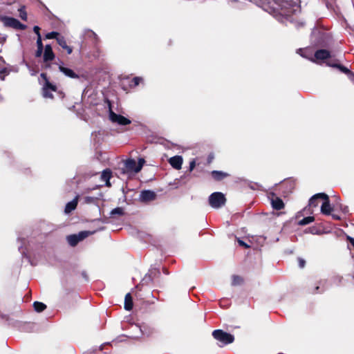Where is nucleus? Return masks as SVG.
Returning <instances> with one entry per match:
<instances>
[{
  "instance_id": "43",
  "label": "nucleus",
  "mask_w": 354,
  "mask_h": 354,
  "mask_svg": "<svg viewBox=\"0 0 354 354\" xmlns=\"http://www.w3.org/2000/svg\"><path fill=\"white\" fill-rule=\"evenodd\" d=\"M39 30H40V28L38 26L34 27V31L37 34L38 36H39V35H40Z\"/></svg>"
},
{
  "instance_id": "6",
  "label": "nucleus",
  "mask_w": 354,
  "mask_h": 354,
  "mask_svg": "<svg viewBox=\"0 0 354 354\" xmlns=\"http://www.w3.org/2000/svg\"><path fill=\"white\" fill-rule=\"evenodd\" d=\"M107 102L109 106V118L112 122L117 123L120 125H127L131 124V122L129 119L122 115L117 114L112 111L111 103L109 100H107Z\"/></svg>"
},
{
  "instance_id": "32",
  "label": "nucleus",
  "mask_w": 354,
  "mask_h": 354,
  "mask_svg": "<svg viewBox=\"0 0 354 354\" xmlns=\"http://www.w3.org/2000/svg\"><path fill=\"white\" fill-rule=\"evenodd\" d=\"M346 240L348 241V248L351 250L352 248H353L354 250V238L347 235L346 236Z\"/></svg>"
},
{
  "instance_id": "21",
  "label": "nucleus",
  "mask_w": 354,
  "mask_h": 354,
  "mask_svg": "<svg viewBox=\"0 0 354 354\" xmlns=\"http://www.w3.org/2000/svg\"><path fill=\"white\" fill-rule=\"evenodd\" d=\"M17 9V12L19 13L18 16L21 18L23 21L27 20V11H26V7L25 6L21 5H17L16 6Z\"/></svg>"
},
{
  "instance_id": "20",
  "label": "nucleus",
  "mask_w": 354,
  "mask_h": 354,
  "mask_svg": "<svg viewBox=\"0 0 354 354\" xmlns=\"http://www.w3.org/2000/svg\"><path fill=\"white\" fill-rule=\"evenodd\" d=\"M133 306V298L131 293H127L124 297V308L126 310L130 311L132 310Z\"/></svg>"
},
{
  "instance_id": "47",
  "label": "nucleus",
  "mask_w": 354,
  "mask_h": 354,
  "mask_svg": "<svg viewBox=\"0 0 354 354\" xmlns=\"http://www.w3.org/2000/svg\"><path fill=\"white\" fill-rule=\"evenodd\" d=\"M322 200V198H317L314 203H317V207L318 206L319 203V201Z\"/></svg>"
},
{
  "instance_id": "12",
  "label": "nucleus",
  "mask_w": 354,
  "mask_h": 354,
  "mask_svg": "<svg viewBox=\"0 0 354 354\" xmlns=\"http://www.w3.org/2000/svg\"><path fill=\"white\" fill-rule=\"evenodd\" d=\"M183 159L180 156H175L169 158V162L171 167L176 169H180L182 167Z\"/></svg>"
},
{
  "instance_id": "8",
  "label": "nucleus",
  "mask_w": 354,
  "mask_h": 354,
  "mask_svg": "<svg viewBox=\"0 0 354 354\" xmlns=\"http://www.w3.org/2000/svg\"><path fill=\"white\" fill-rule=\"evenodd\" d=\"M331 57L330 52L326 49H319L315 52L314 57L310 58L313 62L318 63L320 61H326Z\"/></svg>"
},
{
  "instance_id": "26",
  "label": "nucleus",
  "mask_w": 354,
  "mask_h": 354,
  "mask_svg": "<svg viewBox=\"0 0 354 354\" xmlns=\"http://www.w3.org/2000/svg\"><path fill=\"white\" fill-rule=\"evenodd\" d=\"M143 81V79L140 77H133L129 82V86L134 88L140 84Z\"/></svg>"
},
{
  "instance_id": "5",
  "label": "nucleus",
  "mask_w": 354,
  "mask_h": 354,
  "mask_svg": "<svg viewBox=\"0 0 354 354\" xmlns=\"http://www.w3.org/2000/svg\"><path fill=\"white\" fill-rule=\"evenodd\" d=\"M214 338L224 344H229L234 341V337L230 333L223 331L221 329L214 330L212 332Z\"/></svg>"
},
{
  "instance_id": "19",
  "label": "nucleus",
  "mask_w": 354,
  "mask_h": 354,
  "mask_svg": "<svg viewBox=\"0 0 354 354\" xmlns=\"http://www.w3.org/2000/svg\"><path fill=\"white\" fill-rule=\"evenodd\" d=\"M78 203V196H76L73 200L68 202L65 207L64 212L66 213H70L77 207Z\"/></svg>"
},
{
  "instance_id": "25",
  "label": "nucleus",
  "mask_w": 354,
  "mask_h": 354,
  "mask_svg": "<svg viewBox=\"0 0 354 354\" xmlns=\"http://www.w3.org/2000/svg\"><path fill=\"white\" fill-rule=\"evenodd\" d=\"M314 221H315V217L312 216H307V217H304V218L300 220L298 222V225H302V226L303 225H308V224L313 222Z\"/></svg>"
},
{
  "instance_id": "48",
  "label": "nucleus",
  "mask_w": 354,
  "mask_h": 354,
  "mask_svg": "<svg viewBox=\"0 0 354 354\" xmlns=\"http://www.w3.org/2000/svg\"><path fill=\"white\" fill-rule=\"evenodd\" d=\"M163 272L165 274H169V272L167 270V269L166 268H163Z\"/></svg>"
},
{
  "instance_id": "15",
  "label": "nucleus",
  "mask_w": 354,
  "mask_h": 354,
  "mask_svg": "<svg viewBox=\"0 0 354 354\" xmlns=\"http://www.w3.org/2000/svg\"><path fill=\"white\" fill-rule=\"evenodd\" d=\"M211 176L214 180L221 181L228 177L230 174L222 171L214 170L211 172Z\"/></svg>"
},
{
  "instance_id": "27",
  "label": "nucleus",
  "mask_w": 354,
  "mask_h": 354,
  "mask_svg": "<svg viewBox=\"0 0 354 354\" xmlns=\"http://www.w3.org/2000/svg\"><path fill=\"white\" fill-rule=\"evenodd\" d=\"M3 25L5 26L12 27L18 30H25L27 27L25 24H3Z\"/></svg>"
},
{
  "instance_id": "4",
  "label": "nucleus",
  "mask_w": 354,
  "mask_h": 354,
  "mask_svg": "<svg viewBox=\"0 0 354 354\" xmlns=\"http://www.w3.org/2000/svg\"><path fill=\"white\" fill-rule=\"evenodd\" d=\"M226 201L225 195L218 192L212 193L208 198L209 205L214 209H218L225 205Z\"/></svg>"
},
{
  "instance_id": "1",
  "label": "nucleus",
  "mask_w": 354,
  "mask_h": 354,
  "mask_svg": "<svg viewBox=\"0 0 354 354\" xmlns=\"http://www.w3.org/2000/svg\"><path fill=\"white\" fill-rule=\"evenodd\" d=\"M160 276V272L158 268H153L149 269V272L145 274V277L142 279L140 283L138 284L136 287V292L135 295L138 299H145V297L142 294V291H147V288H145V286L149 285L151 283L153 279L156 277H159ZM147 292L149 295H152L153 292L150 291V290H147Z\"/></svg>"
},
{
  "instance_id": "42",
  "label": "nucleus",
  "mask_w": 354,
  "mask_h": 354,
  "mask_svg": "<svg viewBox=\"0 0 354 354\" xmlns=\"http://www.w3.org/2000/svg\"><path fill=\"white\" fill-rule=\"evenodd\" d=\"M330 215H331L332 218H333L334 220H335V221H339V220H341V217H340V216H339L338 214H332V213H331V214H330Z\"/></svg>"
},
{
  "instance_id": "17",
  "label": "nucleus",
  "mask_w": 354,
  "mask_h": 354,
  "mask_svg": "<svg viewBox=\"0 0 354 354\" xmlns=\"http://www.w3.org/2000/svg\"><path fill=\"white\" fill-rule=\"evenodd\" d=\"M271 204L272 208L276 210H281L285 207L283 200L277 196L272 199Z\"/></svg>"
},
{
  "instance_id": "38",
  "label": "nucleus",
  "mask_w": 354,
  "mask_h": 354,
  "mask_svg": "<svg viewBox=\"0 0 354 354\" xmlns=\"http://www.w3.org/2000/svg\"><path fill=\"white\" fill-rule=\"evenodd\" d=\"M37 48H43L44 49V46H43V44H42V41H41V36L40 35H39V37L37 39Z\"/></svg>"
},
{
  "instance_id": "10",
  "label": "nucleus",
  "mask_w": 354,
  "mask_h": 354,
  "mask_svg": "<svg viewBox=\"0 0 354 354\" xmlns=\"http://www.w3.org/2000/svg\"><path fill=\"white\" fill-rule=\"evenodd\" d=\"M156 198V194L151 190H143L140 195V199L142 202H149L154 201Z\"/></svg>"
},
{
  "instance_id": "31",
  "label": "nucleus",
  "mask_w": 354,
  "mask_h": 354,
  "mask_svg": "<svg viewBox=\"0 0 354 354\" xmlns=\"http://www.w3.org/2000/svg\"><path fill=\"white\" fill-rule=\"evenodd\" d=\"M115 214H118L120 216L123 215L124 214L123 209L122 207H116V208L113 209V210H111V216H114Z\"/></svg>"
},
{
  "instance_id": "45",
  "label": "nucleus",
  "mask_w": 354,
  "mask_h": 354,
  "mask_svg": "<svg viewBox=\"0 0 354 354\" xmlns=\"http://www.w3.org/2000/svg\"><path fill=\"white\" fill-rule=\"evenodd\" d=\"M213 158H214V156H213L212 155H209V156H208V158H207V162H208V163H210V162H212V159H213Z\"/></svg>"
},
{
  "instance_id": "2",
  "label": "nucleus",
  "mask_w": 354,
  "mask_h": 354,
  "mask_svg": "<svg viewBox=\"0 0 354 354\" xmlns=\"http://www.w3.org/2000/svg\"><path fill=\"white\" fill-rule=\"evenodd\" d=\"M317 198H322V200H323V203L321 206V212L324 215L331 214L333 208L330 204L329 197L325 193H318L313 195L309 200L308 205L312 207H316L317 203L314 202Z\"/></svg>"
},
{
  "instance_id": "49",
  "label": "nucleus",
  "mask_w": 354,
  "mask_h": 354,
  "mask_svg": "<svg viewBox=\"0 0 354 354\" xmlns=\"http://www.w3.org/2000/svg\"><path fill=\"white\" fill-rule=\"evenodd\" d=\"M86 200H87L88 201H91V200H92V198H89V197H87V198H86Z\"/></svg>"
},
{
  "instance_id": "7",
  "label": "nucleus",
  "mask_w": 354,
  "mask_h": 354,
  "mask_svg": "<svg viewBox=\"0 0 354 354\" xmlns=\"http://www.w3.org/2000/svg\"><path fill=\"white\" fill-rule=\"evenodd\" d=\"M145 162L143 158H140L138 163L134 159H128L124 163L125 169L127 171L138 173L142 169Z\"/></svg>"
},
{
  "instance_id": "39",
  "label": "nucleus",
  "mask_w": 354,
  "mask_h": 354,
  "mask_svg": "<svg viewBox=\"0 0 354 354\" xmlns=\"http://www.w3.org/2000/svg\"><path fill=\"white\" fill-rule=\"evenodd\" d=\"M40 77L44 80V83L50 82L46 73H41Z\"/></svg>"
},
{
  "instance_id": "13",
  "label": "nucleus",
  "mask_w": 354,
  "mask_h": 354,
  "mask_svg": "<svg viewBox=\"0 0 354 354\" xmlns=\"http://www.w3.org/2000/svg\"><path fill=\"white\" fill-rule=\"evenodd\" d=\"M326 64L327 66L330 67L338 68L341 72L344 73V74H349L351 73V71L348 68L339 63L335 62V60H328L326 62Z\"/></svg>"
},
{
  "instance_id": "33",
  "label": "nucleus",
  "mask_w": 354,
  "mask_h": 354,
  "mask_svg": "<svg viewBox=\"0 0 354 354\" xmlns=\"http://www.w3.org/2000/svg\"><path fill=\"white\" fill-rule=\"evenodd\" d=\"M298 53H299L300 55L302 56L303 57L307 58L309 60H310V58L313 57H310L309 55L307 53V50H303V49L300 48L298 50Z\"/></svg>"
},
{
  "instance_id": "14",
  "label": "nucleus",
  "mask_w": 354,
  "mask_h": 354,
  "mask_svg": "<svg viewBox=\"0 0 354 354\" xmlns=\"http://www.w3.org/2000/svg\"><path fill=\"white\" fill-rule=\"evenodd\" d=\"M57 44L66 51L67 54L70 55L73 52V48L67 44L66 40L64 36L57 38Z\"/></svg>"
},
{
  "instance_id": "29",
  "label": "nucleus",
  "mask_w": 354,
  "mask_h": 354,
  "mask_svg": "<svg viewBox=\"0 0 354 354\" xmlns=\"http://www.w3.org/2000/svg\"><path fill=\"white\" fill-rule=\"evenodd\" d=\"M243 282V279L240 276L238 275H233L232 276V284L233 286H237L240 285Z\"/></svg>"
},
{
  "instance_id": "18",
  "label": "nucleus",
  "mask_w": 354,
  "mask_h": 354,
  "mask_svg": "<svg viewBox=\"0 0 354 354\" xmlns=\"http://www.w3.org/2000/svg\"><path fill=\"white\" fill-rule=\"evenodd\" d=\"M112 177V171L111 169H104L102 173V175H101V179L103 180V181H105L106 183V185L107 187H110L111 186V183H110V178Z\"/></svg>"
},
{
  "instance_id": "22",
  "label": "nucleus",
  "mask_w": 354,
  "mask_h": 354,
  "mask_svg": "<svg viewBox=\"0 0 354 354\" xmlns=\"http://www.w3.org/2000/svg\"><path fill=\"white\" fill-rule=\"evenodd\" d=\"M67 241L70 245L74 247L80 241L77 234H71L67 236Z\"/></svg>"
},
{
  "instance_id": "35",
  "label": "nucleus",
  "mask_w": 354,
  "mask_h": 354,
  "mask_svg": "<svg viewBox=\"0 0 354 354\" xmlns=\"http://www.w3.org/2000/svg\"><path fill=\"white\" fill-rule=\"evenodd\" d=\"M8 74V70L4 68L1 70H0V79L1 80H4L5 76Z\"/></svg>"
},
{
  "instance_id": "36",
  "label": "nucleus",
  "mask_w": 354,
  "mask_h": 354,
  "mask_svg": "<svg viewBox=\"0 0 354 354\" xmlns=\"http://www.w3.org/2000/svg\"><path fill=\"white\" fill-rule=\"evenodd\" d=\"M298 264L300 268H304L306 266V261L301 257L297 259Z\"/></svg>"
},
{
  "instance_id": "3",
  "label": "nucleus",
  "mask_w": 354,
  "mask_h": 354,
  "mask_svg": "<svg viewBox=\"0 0 354 354\" xmlns=\"http://www.w3.org/2000/svg\"><path fill=\"white\" fill-rule=\"evenodd\" d=\"M312 39H314L315 46L326 47L330 39V35L319 30H314L312 33Z\"/></svg>"
},
{
  "instance_id": "24",
  "label": "nucleus",
  "mask_w": 354,
  "mask_h": 354,
  "mask_svg": "<svg viewBox=\"0 0 354 354\" xmlns=\"http://www.w3.org/2000/svg\"><path fill=\"white\" fill-rule=\"evenodd\" d=\"M320 287L319 285L317 283H311L308 286V291L310 294H317L319 293V290Z\"/></svg>"
},
{
  "instance_id": "23",
  "label": "nucleus",
  "mask_w": 354,
  "mask_h": 354,
  "mask_svg": "<svg viewBox=\"0 0 354 354\" xmlns=\"http://www.w3.org/2000/svg\"><path fill=\"white\" fill-rule=\"evenodd\" d=\"M34 310L37 313H41L46 308V305L40 301L33 303Z\"/></svg>"
},
{
  "instance_id": "41",
  "label": "nucleus",
  "mask_w": 354,
  "mask_h": 354,
  "mask_svg": "<svg viewBox=\"0 0 354 354\" xmlns=\"http://www.w3.org/2000/svg\"><path fill=\"white\" fill-rule=\"evenodd\" d=\"M43 50H44L43 48H37V50L35 53V56L37 57H41V55H42Z\"/></svg>"
},
{
  "instance_id": "46",
  "label": "nucleus",
  "mask_w": 354,
  "mask_h": 354,
  "mask_svg": "<svg viewBox=\"0 0 354 354\" xmlns=\"http://www.w3.org/2000/svg\"><path fill=\"white\" fill-rule=\"evenodd\" d=\"M44 68H50V64L49 63V62H47V63H45Z\"/></svg>"
},
{
  "instance_id": "28",
  "label": "nucleus",
  "mask_w": 354,
  "mask_h": 354,
  "mask_svg": "<svg viewBox=\"0 0 354 354\" xmlns=\"http://www.w3.org/2000/svg\"><path fill=\"white\" fill-rule=\"evenodd\" d=\"M95 233V231H82L78 233L79 239L81 241L84 240L86 237H88L89 235H92Z\"/></svg>"
},
{
  "instance_id": "40",
  "label": "nucleus",
  "mask_w": 354,
  "mask_h": 354,
  "mask_svg": "<svg viewBox=\"0 0 354 354\" xmlns=\"http://www.w3.org/2000/svg\"><path fill=\"white\" fill-rule=\"evenodd\" d=\"M238 243L239 245L244 247L245 248H249L250 245L242 240L239 239Z\"/></svg>"
},
{
  "instance_id": "11",
  "label": "nucleus",
  "mask_w": 354,
  "mask_h": 354,
  "mask_svg": "<svg viewBox=\"0 0 354 354\" xmlns=\"http://www.w3.org/2000/svg\"><path fill=\"white\" fill-rule=\"evenodd\" d=\"M55 53L53 51L52 47L50 45H46L44 52V62L47 63L48 62L53 61L55 59Z\"/></svg>"
},
{
  "instance_id": "16",
  "label": "nucleus",
  "mask_w": 354,
  "mask_h": 354,
  "mask_svg": "<svg viewBox=\"0 0 354 354\" xmlns=\"http://www.w3.org/2000/svg\"><path fill=\"white\" fill-rule=\"evenodd\" d=\"M59 69L61 72H62L66 76L75 79L78 78L79 76L77 75L72 69H70L68 68L64 67L63 65L60 64L59 65Z\"/></svg>"
},
{
  "instance_id": "9",
  "label": "nucleus",
  "mask_w": 354,
  "mask_h": 354,
  "mask_svg": "<svg viewBox=\"0 0 354 354\" xmlns=\"http://www.w3.org/2000/svg\"><path fill=\"white\" fill-rule=\"evenodd\" d=\"M57 90L56 85L53 84L51 82L44 83L41 88V94L44 98L53 99L54 95L52 92H55Z\"/></svg>"
},
{
  "instance_id": "44",
  "label": "nucleus",
  "mask_w": 354,
  "mask_h": 354,
  "mask_svg": "<svg viewBox=\"0 0 354 354\" xmlns=\"http://www.w3.org/2000/svg\"><path fill=\"white\" fill-rule=\"evenodd\" d=\"M346 29H349V30L353 31L354 30V26H353V27H352L348 24H346Z\"/></svg>"
},
{
  "instance_id": "30",
  "label": "nucleus",
  "mask_w": 354,
  "mask_h": 354,
  "mask_svg": "<svg viewBox=\"0 0 354 354\" xmlns=\"http://www.w3.org/2000/svg\"><path fill=\"white\" fill-rule=\"evenodd\" d=\"M62 35L59 32L53 31V32L47 33L46 35V38L49 39H55L57 40V38H59Z\"/></svg>"
},
{
  "instance_id": "34",
  "label": "nucleus",
  "mask_w": 354,
  "mask_h": 354,
  "mask_svg": "<svg viewBox=\"0 0 354 354\" xmlns=\"http://www.w3.org/2000/svg\"><path fill=\"white\" fill-rule=\"evenodd\" d=\"M1 21H3V22H12V23L19 22L17 19L13 18V17H3L1 18Z\"/></svg>"
},
{
  "instance_id": "37",
  "label": "nucleus",
  "mask_w": 354,
  "mask_h": 354,
  "mask_svg": "<svg viewBox=\"0 0 354 354\" xmlns=\"http://www.w3.org/2000/svg\"><path fill=\"white\" fill-rule=\"evenodd\" d=\"M196 167V161L194 159H193L192 161H190L189 162V172H192L193 171V169L195 168Z\"/></svg>"
}]
</instances>
